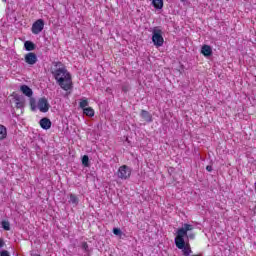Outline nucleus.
<instances>
[{"label":"nucleus","instance_id":"f257e3e1","mask_svg":"<svg viewBox=\"0 0 256 256\" xmlns=\"http://www.w3.org/2000/svg\"><path fill=\"white\" fill-rule=\"evenodd\" d=\"M53 65L56 67V69L52 70L51 73L61 89L64 91L73 89L71 73L67 71L65 65H63L61 62H53Z\"/></svg>","mask_w":256,"mask_h":256},{"label":"nucleus","instance_id":"f03ea898","mask_svg":"<svg viewBox=\"0 0 256 256\" xmlns=\"http://www.w3.org/2000/svg\"><path fill=\"white\" fill-rule=\"evenodd\" d=\"M193 229V225L185 223L183 224V227L179 228L176 232L174 243L177 249H181L184 256H189L193 253L191 245H189V243H185V235H187V231H193Z\"/></svg>","mask_w":256,"mask_h":256},{"label":"nucleus","instance_id":"7ed1b4c3","mask_svg":"<svg viewBox=\"0 0 256 256\" xmlns=\"http://www.w3.org/2000/svg\"><path fill=\"white\" fill-rule=\"evenodd\" d=\"M152 42L155 47H163V44L165 43L163 30L159 29V27H155L152 31Z\"/></svg>","mask_w":256,"mask_h":256},{"label":"nucleus","instance_id":"20e7f679","mask_svg":"<svg viewBox=\"0 0 256 256\" xmlns=\"http://www.w3.org/2000/svg\"><path fill=\"white\" fill-rule=\"evenodd\" d=\"M117 176L119 179H122L123 181H127V179L131 177V168L127 165L120 166L117 171Z\"/></svg>","mask_w":256,"mask_h":256},{"label":"nucleus","instance_id":"39448f33","mask_svg":"<svg viewBox=\"0 0 256 256\" xmlns=\"http://www.w3.org/2000/svg\"><path fill=\"white\" fill-rule=\"evenodd\" d=\"M45 29V20L44 19H38L32 24L31 31L33 35H39L41 31Z\"/></svg>","mask_w":256,"mask_h":256},{"label":"nucleus","instance_id":"423d86ee","mask_svg":"<svg viewBox=\"0 0 256 256\" xmlns=\"http://www.w3.org/2000/svg\"><path fill=\"white\" fill-rule=\"evenodd\" d=\"M37 107L41 113H47L51 108V104H49V100L45 97L39 98Z\"/></svg>","mask_w":256,"mask_h":256},{"label":"nucleus","instance_id":"0eeeda50","mask_svg":"<svg viewBox=\"0 0 256 256\" xmlns=\"http://www.w3.org/2000/svg\"><path fill=\"white\" fill-rule=\"evenodd\" d=\"M12 97L16 103L17 109H23L25 107V97L23 95H19L17 93H13Z\"/></svg>","mask_w":256,"mask_h":256},{"label":"nucleus","instance_id":"6e6552de","mask_svg":"<svg viewBox=\"0 0 256 256\" xmlns=\"http://www.w3.org/2000/svg\"><path fill=\"white\" fill-rule=\"evenodd\" d=\"M24 61L27 65H35L38 61L37 54L29 52L24 56Z\"/></svg>","mask_w":256,"mask_h":256},{"label":"nucleus","instance_id":"1a4fd4ad","mask_svg":"<svg viewBox=\"0 0 256 256\" xmlns=\"http://www.w3.org/2000/svg\"><path fill=\"white\" fill-rule=\"evenodd\" d=\"M201 54L204 55V57H211L213 55V48H211L210 45L204 44L201 47Z\"/></svg>","mask_w":256,"mask_h":256},{"label":"nucleus","instance_id":"9d476101","mask_svg":"<svg viewBox=\"0 0 256 256\" xmlns=\"http://www.w3.org/2000/svg\"><path fill=\"white\" fill-rule=\"evenodd\" d=\"M39 125L42 129H44V131H47L51 127L52 122L49 118L44 117L39 121Z\"/></svg>","mask_w":256,"mask_h":256},{"label":"nucleus","instance_id":"9b49d317","mask_svg":"<svg viewBox=\"0 0 256 256\" xmlns=\"http://www.w3.org/2000/svg\"><path fill=\"white\" fill-rule=\"evenodd\" d=\"M140 117L146 121V123H153V116L147 110H141Z\"/></svg>","mask_w":256,"mask_h":256},{"label":"nucleus","instance_id":"f8f14e48","mask_svg":"<svg viewBox=\"0 0 256 256\" xmlns=\"http://www.w3.org/2000/svg\"><path fill=\"white\" fill-rule=\"evenodd\" d=\"M20 91L23 95H26V97H33V90L25 84L20 86Z\"/></svg>","mask_w":256,"mask_h":256},{"label":"nucleus","instance_id":"ddd939ff","mask_svg":"<svg viewBox=\"0 0 256 256\" xmlns=\"http://www.w3.org/2000/svg\"><path fill=\"white\" fill-rule=\"evenodd\" d=\"M24 49L25 51H35V49H37V45H35V43H33L32 41H25L24 42Z\"/></svg>","mask_w":256,"mask_h":256},{"label":"nucleus","instance_id":"4468645a","mask_svg":"<svg viewBox=\"0 0 256 256\" xmlns=\"http://www.w3.org/2000/svg\"><path fill=\"white\" fill-rule=\"evenodd\" d=\"M7 139V127L0 124V141Z\"/></svg>","mask_w":256,"mask_h":256},{"label":"nucleus","instance_id":"2eb2a0df","mask_svg":"<svg viewBox=\"0 0 256 256\" xmlns=\"http://www.w3.org/2000/svg\"><path fill=\"white\" fill-rule=\"evenodd\" d=\"M84 115H87V117H94L95 116V110L91 107L84 108L83 110Z\"/></svg>","mask_w":256,"mask_h":256},{"label":"nucleus","instance_id":"dca6fc26","mask_svg":"<svg viewBox=\"0 0 256 256\" xmlns=\"http://www.w3.org/2000/svg\"><path fill=\"white\" fill-rule=\"evenodd\" d=\"M154 9H163V0H152Z\"/></svg>","mask_w":256,"mask_h":256},{"label":"nucleus","instance_id":"f3484780","mask_svg":"<svg viewBox=\"0 0 256 256\" xmlns=\"http://www.w3.org/2000/svg\"><path fill=\"white\" fill-rule=\"evenodd\" d=\"M1 227L4 229V231H11V223L7 220H3L1 222Z\"/></svg>","mask_w":256,"mask_h":256},{"label":"nucleus","instance_id":"a211bd4d","mask_svg":"<svg viewBox=\"0 0 256 256\" xmlns=\"http://www.w3.org/2000/svg\"><path fill=\"white\" fill-rule=\"evenodd\" d=\"M30 107L32 111H37V100L33 97H30Z\"/></svg>","mask_w":256,"mask_h":256},{"label":"nucleus","instance_id":"6ab92c4d","mask_svg":"<svg viewBox=\"0 0 256 256\" xmlns=\"http://www.w3.org/2000/svg\"><path fill=\"white\" fill-rule=\"evenodd\" d=\"M82 165L84 167H91V163H89V156L88 155H84L82 157Z\"/></svg>","mask_w":256,"mask_h":256},{"label":"nucleus","instance_id":"aec40b11","mask_svg":"<svg viewBox=\"0 0 256 256\" xmlns=\"http://www.w3.org/2000/svg\"><path fill=\"white\" fill-rule=\"evenodd\" d=\"M70 203L77 205L79 203V198H77V196H75V194H70Z\"/></svg>","mask_w":256,"mask_h":256},{"label":"nucleus","instance_id":"412c9836","mask_svg":"<svg viewBox=\"0 0 256 256\" xmlns=\"http://www.w3.org/2000/svg\"><path fill=\"white\" fill-rule=\"evenodd\" d=\"M89 106V101L87 100H82L80 103H79V107L80 109H85V107H88Z\"/></svg>","mask_w":256,"mask_h":256},{"label":"nucleus","instance_id":"4be33fe9","mask_svg":"<svg viewBox=\"0 0 256 256\" xmlns=\"http://www.w3.org/2000/svg\"><path fill=\"white\" fill-rule=\"evenodd\" d=\"M189 231H191V230L186 231V235H184V237H186L187 239H195V233H193V232L189 233Z\"/></svg>","mask_w":256,"mask_h":256},{"label":"nucleus","instance_id":"5701e85b","mask_svg":"<svg viewBox=\"0 0 256 256\" xmlns=\"http://www.w3.org/2000/svg\"><path fill=\"white\" fill-rule=\"evenodd\" d=\"M82 249L85 253H89V244H87V242H82Z\"/></svg>","mask_w":256,"mask_h":256},{"label":"nucleus","instance_id":"b1692460","mask_svg":"<svg viewBox=\"0 0 256 256\" xmlns=\"http://www.w3.org/2000/svg\"><path fill=\"white\" fill-rule=\"evenodd\" d=\"M113 234L114 235H123V231H121L119 228H113Z\"/></svg>","mask_w":256,"mask_h":256},{"label":"nucleus","instance_id":"393cba45","mask_svg":"<svg viewBox=\"0 0 256 256\" xmlns=\"http://www.w3.org/2000/svg\"><path fill=\"white\" fill-rule=\"evenodd\" d=\"M0 256H11V255L9 254V251L2 250V251H0Z\"/></svg>","mask_w":256,"mask_h":256},{"label":"nucleus","instance_id":"a878e982","mask_svg":"<svg viewBox=\"0 0 256 256\" xmlns=\"http://www.w3.org/2000/svg\"><path fill=\"white\" fill-rule=\"evenodd\" d=\"M5 247V240L3 238H0V249H3Z\"/></svg>","mask_w":256,"mask_h":256},{"label":"nucleus","instance_id":"bb28decb","mask_svg":"<svg viewBox=\"0 0 256 256\" xmlns=\"http://www.w3.org/2000/svg\"><path fill=\"white\" fill-rule=\"evenodd\" d=\"M206 171L211 173V171H213V166H211V165L206 166Z\"/></svg>","mask_w":256,"mask_h":256},{"label":"nucleus","instance_id":"cd10ccee","mask_svg":"<svg viewBox=\"0 0 256 256\" xmlns=\"http://www.w3.org/2000/svg\"><path fill=\"white\" fill-rule=\"evenodd\" d=\"M3 1V3H9V1H7V0H2Z\"/></svg>","mask_w":256,"mask_h":256},{"label":"nucleus","instance_id":"c85d7f7f","mask_svg":"<svg viewBox=\"0 0 256 256\" xmlns=\"http://www.w3.org/2000/svg\"><path fill=\"white\" fill-rule=\"evenodd\" d=\"M192 256H203V255H201V254H197V255H192Z\"/></svg>","mask_w":256,"mask_h":256},{"label":"nucleus","instance_id":"c756f323","mask_svg":"<svg viewBox=\"0 0 256 256\" xmlns=\"http://www.w3.org/2000/svg\"><path fill=\"white\" fill-rule=\"evenodd\" d=\"M33 256H41V254H34Z\"/></svg>","mask_w":256,"mask_h":256},{"label":"nucleus","instance_id":"7c9ffc66","mask_svg":"<svg viewBox=\"0 0 256 256\" xmlns=\"http://www.w3.org/2000/svg\"><path fill=\"white\" fill-rule=\"evenodd\" d=\"M182 3H185V1H187V0H180Z\"/></svg>","mask_w":256,"mask_h":256},{"label":"nucleus","instance_id":"2f4dec72","mask_svg":"<svg viewBox=\"0 0 256 256\" xmlns=\"http://www.w3.org/2000/svg\"><path fill=\"white\" fill-rule=\"evenodd\" d=\"M123 91H127V88L124 87V88H123Z\"/></svg>","mask_w":256,"mask_h":256},{"label":"nucleus","instance_id":"473e14b6","mask_svg":"<svg viewBox=\"0 0 256 256\" xmlns=\"http://www.w3.org/2000/svg\"><path fill=\"white\" fill-rule=\"evenodd\" d=\"M123 91H127V88L124 87V88H123Z\"/></svg>","mask_w":256,"mask_h":256}]
</instances>
